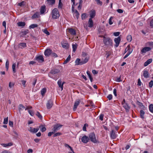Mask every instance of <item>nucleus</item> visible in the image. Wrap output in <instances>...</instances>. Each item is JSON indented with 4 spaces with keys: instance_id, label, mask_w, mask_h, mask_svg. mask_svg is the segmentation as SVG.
Wrapping results in <instances>:
<instances>
[{
    "instance_id": "nucleus-1",
    "label": "nucleus",
    "mask_w": 153,
    "mask_h": 153,
    "mask_svg": "<svg viewBox=\"0 0 153 153\" xmlns=\"http://www.w3.org/2000/svg\"><path fill=\"white\" fill-rule=\"evenodd\" d=\"M51 16L52 18L54 19H56L58 18L60 15L59 11L57 8H54L52 11L51 13Z\"/></svg>"
},
{
    "instance_id": "nucleus-2",
    "label": "nucleus",
    "mask_w": 153,
    "mask_h": 153,
    "mask_svg": "<svg viewBox=\"0 0 153 153\" xmlns=\"http://www.w3.org/2000/svg\"><path fill=\"white\" fill-rule=\"evenodd\" d=\"M104 44L106 46H113V41L109 37H106L103 39Z\"/></svg>"
},
{
    "instance_id": "nucleus-3",
    "label": "nucleus",
    "mask_w": 153,
    "mask_h": 153,
    "mask_svg": "<svg viewBox=\"0 0 153 153\" xmlns=\"http://www.w3.org/2000/svg\"><path fill=\"white\" fill-rule=\"evenodd\" d=\"M89 137L91 142L94 143H96L97 140L96 139L95 134L94 132L91 133L89 136Z\"/></svg>"
},
{
    "instance_id": "nucleus-4",
    "label": "nucleus",
    "mask_w": 153,
    "mask_h": 153,
    "mask_svg": "<svg viewBox=\"0 0 153 153\" xmlns=\"http://www.w3.org/2000/svg\"><path fill=\"white\" fill-rule=\"evenodd\" d=\"M122 104L123 107L125 109L126 112H128L130 108V107L127 103L126 102V101L125 99L123 100L122 102Z\"/></svg>"
},
{
    "instance_id": "nucleus-5",
    "label": "nucleus",
    "mask_w": 153,
    "mask_h": 153,
    "mask_svg": "<svg viewBox=\"0 0 153 153\" xmlns=\"http://www.w3.org/2000/svg\"><path fill=\"white\" fill-rule=\"evenodd\" d=\"M62 47L66 49L69 48V44L67 41L65 40H63L61 42Z\"/></svg>"
},
{
    "instance_id": "nucleus-6",
    "label": "nucleus",
    "mask_w": 153,
    "mask_h": 153,
    "mask_svg": "<svg viewBox=\"0 0 153 153\" xmlns=\"http://www.w3.org/2000/svg\"><path fill=\"white\" fill-rule=\"evenodd\" d=\"M60 72V70L57 69H51L49 73L48 74L49 76L50 77H52L50 75V74L54 75Z\"/></svg>"
},
{
    "instance_id": "nucleus-7",
    "label": "nucleus",
    "mask_w": 153,
    "mask_h": 153,
    "mask_svg": "<svg viewBox=\"0 0 153 153\" xmlns=\"http://www.w3.org/2000/svg\"><path fill=\"white\" fill-rule=\"evenodd\" d=\"M53 105L52 100L50 99L48 101L46 104V107L48 109H50L52 108Z\"/></svg>"
},
{
    "instance_id": "nucleus-8",
    "label": "nucleus",
    "mask_w": 153,
    "mask_h": 153,
    "mask_svg": "<svg viewBox=\"0 0 153 153\" xmlns=\"http://www.w3.org/2000/svg\"><path fill=\"white\" fill-rule=\"evenodd\" d=\"M35 59L39 62H42L44 61V59L42 56L39 55L36 56Z\"/></svg>"
},
{
    "instance_id": "nucleus-9",
    "label": "nucleus",
    "mask_w": 153,
    "mask_h": 153,
    "mask_svg": "<svg viewBox=\"0 0 153 153\" xmlns=\"http://www.w3.org/2000/svg\"><path fill=\"white\" fill-rule=\"evenodd\" d=\"M62 125H61L57 124L54 126L52 130L54 131V132H55L57 130H59L60 128L62 127Z\"/></svg>"
},
{
    "instance_id": "nucleus-10",
    "label": "nucleus",
    "mask_w": 153,
    "mask_h": 153,
    "mask_svg": "<svg viewBox=\"0 0 153 153\" xmlns=\"http://www.w3.org/2000/svg\"><path fill=\"white\" fill-rule=\"evenodd\" d=\"M120 40V38L119 36L117 38H115L114 41L116 43L115 46L117 47L119 46Z\"/></svg>"
},
{
    "instance_id": "nucleus-11",
    "label": "nucleus",
    "mask_w": 153,
    "mask_h": 153,
    "mask_svg": "<svg viewBox=\"0 0 153 153\" xmlns=\"http://www.w3.org/2000/svg\"><path fill=\"white\" fill-rule=\"evenodd\" d=\"M80 102L81 101L79 99H78L76 101L73 107V110L74 111H75L76 109L77 106L79 104Z\"/></svg>"
},
{
    "instance_id": "nucleus-12",
    "label": "nucleus",
    "mask_w": 153,
    "mask_h": 153,
    "mask_svg": "<svg viewBox=\"0 0 153 153\" xmlns=\"http://www.w3.org/2000/svg\"><path fill=\"white\" fill-rule=\"evenodd\" d=\"M89 140L88 137L86 136L82 137L81 138L82 141L84 143H87L88 142Z\"/></svg>"
},
{
    "instance_id": "nucleus-13",
    "label": "nucleus",
    "mask_w": 153,
    "mask_h": 153,
    "mask_svg": "<svg viewBox=\"0 0 153 153\" xmlns=\"http://www.w3.org/2000/svg\"><path fill=\"white\" fill-rule=\"evenodd\" d=\"M52 52V51L50 49H47L45 51V55L46 56H48L51 54Z\"/></svg>"
},
{
    "instance_id": "nucleus-14",
    "label": "nucleus",
    "mask_w": 153,
    "mask_h": 153,
    "mask_svg": "<svg viewBox=\"0 0 153 153\" xmlns=\"http://www.w3.org/2000/svg\"><path fill=\"white\" fill-rule=\"evenodd\" d=\"M116 133L117 132H115V131L113 130H112L111 134V137L112 139H115L117 137V135L116 134Z\"/></svg>"
},
{
    "instance_id": "nucleus-15",
    "label": "nucleus",
    "mask_w": 153,
    "mask_h": 153,
    "mask_svg": "<svg viewBox=\"0 0 153 153\" xmlns=\"http://www.w3.org/2000/svg\"><path fill=\"white\" fill-rule=\"evenodd\" d=\"M151 50V48L149 47H145L143 48L141 51L142 53H145Z\"/></svg>"
},
{
    "instance_id": "nucleus-16",
    "label": "nucleus",
    "mask_w": 153,
    "mask_h": 153,
    "mask_svg": "<svg viewBox=\"0 0 153 153\" xmlns=\"http://www.w3.org/2000/svg\"><path fill=\"white\" fill-rule=\"evenodd\" d=\"M96 15V12L94 10H92L90 12V18L92 19Z\"/></svg>"
},
{
    "instance_id": "nucleus-17",
    "label": "nucleus",
    "mask_w": 153,
    "mask_h": 153,
    "mask_svg": "<svg viewBox=\"0 0 153 153\" xmlns=\"http://www.w3.org/2000/svg\"><path fill=\"white\" fill-rule=\"evenodd\" d=\"M94 22L92 19L89 18L88 23V27H92L93 26Z\"/></svg>"
},
{
    "instance_id": "nucleus-18",
    "label": "nucleus",
    "mask_w": 153,
    "mask_h": 153,
    "mask_svg": "<svg viewBox=\"0 0 153 153\" xmlns=\"http://www.w3.org/2000/svg\"><path fill=\"white\" fill-rule=\"evenodd\" d=\"M46 7L45 5H43L41 7L40 10V12L41 14H43L46 11Z\"/></svg>"
},
{
    "instance_id": "nucleus-19",
    "label": "nucleus",
    "mask_w": 153,
    "mask_h": 153,
    "mask_svg": "<svg viewBox=\"0 0 153 153\" xmlns=\"http://www.w3.org/2000/svg\"><path fill=\"white\" fill-rule=\"evenodd\" d=\"M143 75L144 77L147 78L149 77V73L147 71L145 70L143 71Z\"/></svg>"
},
{
    "instance_id": "nucleus-20",
    "label": "nucleus",
    "mask_w": 153,
    "mask_h": 153,
    "mask_svg": "<svg viewBox=\"0 0 153 153\" xmlns=\"http://www.w3.org/2000/svg\"><path fill=\"white\" fill-rule=\"evenodd\" d=\"M30 131L32 132L33 133H36L38 131V130H39V128H32L31 127H30Z\"/></svg>"
},
{
    "instance_id": "nucleus-21",
    "label": "nucleus",
    "mask_w": 153,
    "mask_h": 153,
    "mask_svg": "<svg viewBox=\"0 0 153 153\" xmlns=\"http://www.w3.org/2000/svg\"><path fill=\"white\" fill-rule=\"evenodd\" d=\"M69 33L72 35H75L76 34L75 30L72 28H69L68 29Z\"/></svg>"
},
{
    "instance_id": "nucleus-22",
    "label": "nucleus",
    "mask_w": 153,
    "mask_h": 153,
    "mask_svg": "<svg viewBox=\"0 0 153 153\" xmlns=\"http://www.w3.org/2000/svg\"><path fill=\"white\" fill-rule=\"evenodd\" d=\"M152 61V59H148L146 62H145L144 64V66H146L149 65V64L151 63Z\"/></svg>"
},
{
    "instance_id": "nucleus-23",
    "label": "nucleus",
    "mask_w": 153,
    "mask_h": 153,
    "mask_svg": "<svg viewBox=\"0 0 153 153\" xmlns=\"http://www.w3.org/2000/svg\"><path fill=\"white\" fill-rule=\"evenodd\" d=\"M58 84L59 87L61 89V91L63 90V85L62 84V82L61 79H59L57 82Z\"/></svg>"
},
{
    "instance_id": "nucleus-24",
    "label": "nucleus",
    "mask_w": 153,
    "mask_h": 153,
    "mask_svg": "<svg viewBox=\"0 0 153 153\" xmlns=\"http://www.w3.org/2000/svg\"><path fill=\"white\" fill-rule=\"evenodd\" d=\"M84 60L82 61V63L81 64H84L87 62L89 59V57L88 56H86L85 57H84Z\"/></svg>"
},
{
    "instance_id": "nucleus-25",
    "label": "nucleus",
    "mask_w": 153,
    "mask_h": 153,
    "mask_svg": "<svg viewBox=\"0 0 153 153\" xmlns=\"http://www.w3.org/2000/svg\"><path fill=\"white\" fill-rule=\"evenodd\" d=\"M80 59L78 58L76 59L75 61V62L76 65H82V64H81L82 63V61H80Z\"/></svg>"
},
{
    "instance_id": "nucleus-26",
    "label": "nucleus",
    "mask_w": 153,
    "mask_h": 153,
    "mask_svg": "<svg viewBox=\"0 0 153 153\" xmlns=\"http://www.w3.org/2000/svg\"><path fill=\"white\" fill-rule=\"evenodd\" d=\"M145 114V112L143 110H141L140 111V117L141 118L143 119H144V114Z\"/></svg>"
},
{
    "instance_id": "nucleus-27",
    "label": "nucleus",
    "mask_w": 153,
    "mask_h": 153,
    "mask_svg": "<svg viewBox=\"0 0 153 153\" xmlns=\"http://www.w3.org/2000/svg\"><path fill=\"white\" fill-rule=\"evenodd\" d=\"M17 25L19 27H23L25 25V23L24 22H20L17 23Z\"/></svg>"
},
{
    "instance_id": "nucleus-28",
    "label": "nucleus",
    "mask_w": 153,
    "mask_h": 153,
    "mask_svg": "<svg viewBox=\"0 0 153 153\" xmlns=\"http://www.w3.org/2000/svg\"><path fill=\"white\" fill-rule=\"evenodd\" d=\"M47 1L49 4L51 5L54 4L55 2V0H47Z\"/></svg>"
},
{
    "instance_id": "nucleus-29",
    "label": "nucleus",
    "mask_w": 153,
    "mask_h": 153,
    "mask_svg": "<svg viewBox=\"0 0 153 153\" xmlns=\"http://www.w3.org/2000/svg\"><path fill=\"white\" fill-rule=\"evenodd\" d=\"M26 47V45L25 43H22L19 44V48H22Z\"/></svg>"
},
{
    "instance_id": "nucleus-30",
    "label": "nucleus",
    "mask_w": 153,
    "mask_h": 153,
    "mask_svg": "<svg viewBox=\"0 0 153 153\" xmlns=\"http://www.w3.org/2000/svg\"><path fill=\"white\" fill-rule=\"evenodd\" d=\"M138 105L142 107V108L144 110L146 109V107L144 106L142 104V103L140 102H138Z\"/></svg>"
},
{
    "instance_id": "nucleus-31",
    "label": "nucleus",
    "mask_w": 153,
    "mask_h": 153,
    "mask_svg": "<svg viewBox=\"0 0 153 153\" xmlns=\"http://www.w3.org/2000/svg\"><path fill=\"white\" fill-rule=\"evenodd\" d=\"M39 128H42L41 131L42 132H43L46 131V128L45 127H44V126L42 125H41L39 127Z\"/></svg>"
},
{
    "instance_id": "nucleus-32",
    "label": "nucleus",
    "mask_w": 153,
    "mask_h": 153,
    "mask_svg": "<svg viewBox=\"0 0 153 153\" xmlns=\"http://www.w3.org/2000/svg\"><path fill=\"white\" fill-rule=\"evenodd\" d=\"M87 74L88 76L89 77V78L90 79L91 81V82H92L93 81V78H92L90 74V72H89L88 71H87Z\"/></svg>"
},
{
    "instance_id": "nucleus-33",
    "label": "nucleus",
    "mask_w": 153,
    "mask_h": 153,
    "mask_svg": "<svg viewBox=\"0 0 153 153\" xmlns=\"http://www.w3.org/2000/svg\"><path fill=\"white\" fill-rule=\"evenodd\" d=\"M46 91V88H43L41 91V94L42 96H43Z\"/></svg>"
},
{
    "instance_id": "nucleus-34",
    "label": "nucleus",
    "mask_w": 153,
    "mask_h": 153,
    "mask_svg": "<svg viewBox=\"0 0 153 153\" xmlns=\"http://www.w3.org/2000/svg\"><path fill=\"white\" fill-rule=\"evenodd\" d=\"M77 45L76 43H75V44H73L72 45V48L73 49V51L74 52H75V51H76V49L77 48Z\"/></svg>"
},
{
    "instance_id": "nucleus-35",
    "label": "nucleus",
    "mask_w": 153,
    "mask_h": 153,
    "mask_svg": "<svg viewBox=\"0 0 153 153\" xmlns=\"http://www.w3.org/2000/svg\"><path fill=\"white\" fill-rule=\"evenodd\" d=\"M19 111L23 110L25 108V106L22 104H20L19 105Z\"/></svg>"
},
{
    "instance_id": "nucleus-36",
    "label": "nucleus",
    "mask_w": 153,
    "mask_h": 153,
    "mask_svg": "<svg viewBox=\"0 0 153 153\" xmlns=\"http://www.w3.org/2000/svg\"><path fill=\"white\" fill-rule=\"evenodd\" d=\"M38 25L36 24H33L30 25L29 27V28L30 29L34 28L35 27H37Z\"/></svg>"
},
{
    "instance_id": "nucleus-37",
    "label": "nucleus",
    "mask_w": 153,
    "mask_h": 153,
    "mask_svg": "<svg viewBox=\"0 0 153 153\" xmlns=\"http://www.w3.org/2000/svg\"><path fill=\"white\" fill-rule=\"evenodd\" d=\"M71 59V56L69 55L63 62V64H66Z\"/></svg>"
},
{
    "instance_id": "nucleus-38",
    "label": "nucleus",
    "mask_w": 153,
    "mask_h": 153,
    "mask_svg": "<svg viewBox=\"0 0 153 153\" xmlns=\"http://www.w3.org/2000/svg\"><path fill=\"white\" fill-rule=\"evenodd\" d=\"M149 111L152 113H153V105L151 104L149 106Z\"/></svg>"
},
{
    "instance_id": "nucleus-39",
    "label": "nucleus",
    "mask_w": 153,
    "mask_h": 153,
    "mask_svg": "<svg viewBox=\"0 0 153 153\" xmlns=\"http://www.w3.org/2000/svg\"><path fill=\"white\" fill-rule=\"evenodd\" d=\"M36 115L38 117L39 119L41 120L42 119V117L39 112L37 111L36 114Z\"/></svg>"
},
{
    "instance_id": "nucleus-40",
    "label": "nucleus",
    "mask_w": 153,
    "mask_h": 153,
    "mask_svg": "<svg viewBox=\"0 0 153 153\" xmlns=\"http://www.w3.org/2000/svg\"><path fill=\"white\" fill-rule=\"evenodd\" d=\"M62 5L63 4L62 3L61 0H59L58 8H59L62 9Z\"/></svg>"
},
{
    "instance_id": "nucleus-41",
    "label": "nucleus",
    "mask_w": 153,
    "mask_h": 153,
    "mask_svg": "<svg viewBox=\"0 0 153 153\" xmlns=\"http://www.w3.org/2000/svg\"><path fill=\"white\" fill-rule=\"evenodd\" d=\"M42 31L47 35H49L50 34L49 32L46 29H42Z\"/></svg>"
},
{
    "instance_id": "nucleus-42",
    "label": "nucleus",
    "mask_w": 153,
    "mask_h": 153,
    "mask_svg": "<svg viewBox=\"0 0 153 153\" xmlns=\"http://www.w3.org/2000/svg\"><path fill=\"white\" fill-rule=\"evenodd\" d=\"M126 39L127 41L129 42H131L132 39L131 36L130 35H128Z\"/></svg>"
},
{
    "instance_id": "nucleus-43",
    "label": "nucleus",
    "mask_w": 153,
    "mask_h": 153,
    "mask_svg": "<svg viewBox=\"0 0 153 153\" xmlns=\"http://www.w3.org/2000/svg\"><path fill=\"white\" fill-rule=\"evenodd\" d=\"M87 14L86 13H83L81 15V18L82 20L84 19L87 17Z\"/></svg>"
},
{
    "instance_id": "nucleus-44",
    "label": "nucleus",
    "mask_w": 153,
    "mask_h": 153,
    "mask_svg": "<svg viewBox=\"0 0 153 153\" xmlns=\"http://www.w3.org/2000/svg\"><path fill=\"white\" fill-rule=\"evenodd\" d=\"M130 48V46L129 45L127 46L126 49H125L124 54L126 53L128 51H130L129 50Z\"/></svg>"
},
{
    "instance_id": "nucleus-45",
    "label": "nucleus",
    "mask_w": 153,
    "mask_h": 153,
    "mask_svg": "<svg viewBox=\"0 0 153 153\" xmlns=\"http://www.w3.org/2000/svg\"><path fill=\"white\" fill-rule=\"evenodd\" d=\"M29 32V30H25L23 31H22V35L23 36L25 35H26Z\"/></svg>"
},
{
    "instance_id": "nucleus-46",
    "label": "nucleus",
    "mask_w": 153,
    "mask_h": 153,
    "mask_svg": "<svg viewBox=\"0 0 153 153\" xmlns=\"http://www.w3.org/2000/svg\"><path fill=\"white\" fill-rule=\"evenodd\" d=\"M28 112H29V114H30V115H31V116H34V111L33 110H28Z\"/></svg>"
},
{
    "instance_id": "nucleus-47",
    "label": "nucleus",
    "mask_w": 153,
    "mask_h": 153,
    "mask_svg": "<svg viewBox=\"0 0 153 153\" xmlns=\"http://www.w3.org/2000/svg\"><path fill=\"white\" fill-rule=\"evenodd\" d=\"M95 1L96 2L98 5H99L100 6L102 5V3L100 0H95Z\"/></svg>"
},
{
    "instance_id": "nucleus-48",
    "label": "nucleus",
    "mask_w": 153,
    "mask_h": 153,
    "mask_svg": "<svg viewBox=\"0 0 153 153\" xmlns=\"http://www.w3.org/2000/svg\"><path fill=\"white\" fill-rule=\"evenodd\" d=\"M75 16L76 17V18L77 19H78L79 18V13L77 10H75Z\"/></svg>"
},
{
    "instance_id": "nucleus-49",
    "label": "nucleus",
    "mask_w": 153,
    "mask_h": 153,
    "mask_svg": "<svg viewBox=\"0 0 153 153\" xmlns=\"http://www.w3.org/2000/svg\"><path fill=\"white\" fill-rule=\"evenodd\" d=\"M8 117H7L6 118H4V122H3V123L5 124H7L8 123Z\"/></svg>"
},
{
    "instance_id": "nucleus-50",
    "label": "nucleus",
    "mask_w": 153,
    "mask_h": 153,
    "mask_svg": "<svg viewBox=\"0 0 153 153\" xmlns=\"http://www.w3.org/2000/svg\"><path fill=\"white\" fill-rule=\"evenodd\" d=\"M38 13H35L32 16V19H35L36 18L38 17Z\"/></svg>"
},
{
    "instance_id": "nucleus-51",
    "label": "nucleus",
    "mask_w": 153,
    "mask_h": 153,
    "mask_svg": "<svg viewBox=\"0 0 153 153\" xmlns=\"http://www.w3.org/2000/svg\"><path fill=\"white\" fill-rule=\"evenodd\" d=\"M88 125L87 124V123L85 124L84 125V126H83V127L82 128L83 130L84 131H86V127H88Z\"/></svg>"
},
{
    "instance_id": "nucleus-52",
    "label": "nucleus",
    "mask_w": 153,
    "mask_h": 153,
    "mask_svg": "<svg viewBox=\"0 0 153 153\" xmlns=\"http://www.w3.org/2000/svg\"><path fill=\"white\" fill-rule=\"evenodd\" d=\"M65 146L66 147H68V148H70V149L71 150V151L72 152H73V149L69 145H68V144H67L65 143Z\"/></svg>"
},
{
    "instance_id": "nucleus-53",
    "label": "nucleus",
    "mask_w": 153,
    "mask_h": 153,
    "mask_svg": "<svg viewBox=\"0 0 153 153\" xmlns=\"http://www.w3.org/2000/svg\"><path fill=\"white\" fill-rule=\"evenodd\" d=\"M132 52V51H129L127 54L124 56L123 57L124 59H126L128 56H129V55Z\"/></svg>"
},
{
    "instance_id": "nucleus-54",
    "label": "nucleus",
    "mask_w": 153,
    "mask_h": 153,
    "mask_svg": "<svg viewBox=\"0 0 153 153\" xmlns=\"http://www.w3.org/2000/svg\"><path fill=\"white\" fill-rule=\"evenodd\" d=\"M9 61L7 60L6 63V68L7 70H8L9 68Z\"/></svg>"
},
{
    "instance_id": "nucleus-55",
    "label": "nucleus",
    "mask_w": 153,
    "mask_h": 153,
    "mask_svg": "<svg viewBox=\"0 0 153 153\" xmlns=\"http://www.w3.org/2000/svg\"><path fill=\"white\" fill-rule=\"evenodd\" d=\"M15 66H16V64L14 63L13 64L12 66V68L14 73L16 72V70H15Z\"/></svg>"
},
{
    "instance_id": "nucleus-56",
    "label": "nucleus",
    "mask_w": 153,
    "mask_h": 153,
    "mask_svg": "<svg viewBox=\"0 0 153 153\" xmlns=\"http://www.w3.org/2000/svg\"><path fill=\"white\" fill-rule=\"evenodd\" d=\"M18 5L22 7L25 5V1H22L20 3H19L18 4Z\"/></svg>"
},
{
    "instance_id": "nucleus-57",
    "label": "nucleus",
    "mask_w": 153,
    "mask_h": 153,
    "mask_svg": "<svg viewBox=\"0 0 153 153\" xmlns=\"http://www.w3.org/2000/svg\"><path fill=\"white\" fill-rule=\"evenodd\" d=\"M113 19V17L112 16H111L109 20V25H111L113 24V22H112V20Z\"/></svg>"
},
{
    "instance_id": "nucleus-58",
    "label": "nucleus",
    "mask_w": 153,
    "mask_h": 153,
    "mask_svg": "<svg viewBox=\"0 0 153 153\" xmlns=\"http://www.w3.org/2000/svg\"><path fill=\"white\" fill-rule=\"evenodd\" d=\"M61 135H62V133H61L57 132L54 134V135H53V137H54L57 136H60Z\"/></svg>"
},
{
    "instance_id": "nucleus-59",
    "label": "nucleus",
    "mask_w": 153,
    "mask_h": 153,
    "mask_svg": "<svg viewBox=\"0 0 153 153\" xmlns=\"http://www.w3.org/2000/svg\"><path fill=\"white\" fill-rule=\"evenodd\" d=\"M149 86L150 88H152L153 85V81L152 80L149 83Z\"/></svg>"
},
{
    "instance_id": "nucleus-60",
    "label": "nucleus",
    "mask_w": 153,
    "mask_h": 153,
    "mask_svg": "<svg viewBox=\"0 0 153 153\" xmlns=\"http://www.w3.org/2000/svg\"><path fill=\"white\" fill-rule=\"evenodd\" d=\"M88 55V53L85 52H82V56L83 57H85L87 56Z\"/></svg>"
},
{
    "instance_id": "nucleus-61",
    "label": "nucleus",
    "mask_w": 153,
    "mask_h": 153,
    "mask_svg": "<svg viewBox=\"0 0 153 153\" xmlns=\"http://www.w3.org/2000/svg\"><path fill=\"white\" fill-rule=\"evenodd\" d=\"M104 115L103 114H101L100 115L99 117V119L101 120L102 121L103 120Z\"/></svg>"
},
{
    "instance_id": "nucleus-62",
    "label": "nucleus",
    "mask_w": 153,
    "mask_h": 153,
    "mask_svg": "<svg viewBox=\"0 0 153 153\" xmlns=\"http://www.w3.org/2000/svg\"><path fill=\"white\" fill-rule=\"evenodd\" d=\"M107 98L109 100H111L112 99V96L111 94H110L107 96Z\"/></svg>"
},
{
    "instance_id": "nucleus-63",
    "label": "nucleus",
    "mask_w": 153,
    "mask_h": 153,
    "mask_svg": "<svg viewBox=\"0 0 153 153\" xmlns=\"http://www.w3.org/2000/svg\"><path fill=\"white\" fill-rule=\"evenodd\" d=\"M51 55L52 56H54L55 57H56L58 56L55 53L52 52Z\"/></svg>"
},
{
    "instance_id": "nucleus-64",
    "label": "nucleus",
    "mask_w": 153,
    "mask_h": 153,
    "mask_svg": "<svg viewBox=\"0 0 153 153\" xmlns=\"http://www.w3.org/2000/svg\"><path fill=\"white\" fill-rule=\"evenodd\" d=\"M148 44L149 46L153 47V42H148Z\"/></svg>"
}]
</instances>
